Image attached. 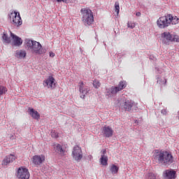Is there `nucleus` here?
I'll return each mask as SVG.
<instances>
[{"instance_id":"c756f323","label":"nucleus","mask_w":179,"mask_h":179,"mask_svg":"<svg viewBox=\"0 0 179 179\" xmlns=\"http://www.w3.org/2000/svg\"><path fill=\"white\" fill-rule=\"evenodd\" d=\"M136 24H135V22H129L127 23V27L129 28V29H134Z\"/></svg>"},{"instance_id":"ddd939ff","label":"nucleus","mask_w":179,"mask_h":179,"mask_svg":"<svg viewBox=\"0 0 179 179\" xmlns=\"http://www.w3.org/2000/svg\"><path fill=\"white\" fill-rule=\"evenodd\" d=\"M43 86L48 89H55V78L50 76L48 79L43 81Z\"/></svg>"},{"instance_id":"9b49d317","label":"nucleus","mask_w":179,"mask_h":179,"mask_svg":"<svg viewBox=\"0 0 179 179\" xmlns=\"http://www.w3.org/2000/svg\"><path fill=\"white\" fill-rule=\"evenodd\" d=\"M162 176L164 179H175L177 178V172L174 169L165 170Z\"/></svg>"},{"instance_id":"6e6552de","label":"nucleus","mask_w":179,"mask_h":179,"mask_svg":"<svg viewBox=\"0 0 179 179\" xmlns=\"http://www.w3.org/2000/svg\"><path fill=\"white\" fill-rule=\"evenodd\" d=\"M171 19L170 16H169V14L162 17H160L157 21V26L159 29H166V27H169L170 24H171Z\"/></svg>"},{"instance_id":"393cba45","label":"nucleus","mask_w":179,"mask_h":179,"mask_svg":"<svg viewBox=\"0 0 179 179\" xmlns=\"http://www.w3.org/2000/svg\"><path fill=\"white\" fill-rule=\"evenodd\" d=\"M110 172L112 173V174H117L118 173V170H120V168H118V166H117V165L113 164L110 166Z\"/></svg>"},{"instance_id":"e433bc0d","label":"nucleus","mask_w":179,"mask_h":179,"mask_svg":"<svg viewBox=\"0 0 179 179\" xmlns=\"http://www.w3.org/2000/svg\"><path fill=\"white\" fill-rule=\"evenodd\" d=\"M139 122L138 120H135V124H138Z\"/></svg>"},{"instance_id":"1a4fd4ad","label":"nucleus","mask_w":179,"mask_h":179,"mask_svg":"<svg viewBox=\"0 0 179 179\" xmlns=\"http://www.w3.org/2000/svg\"><path fill=\"white\" fill-rule=\"evenodd\" d=\"M72 156L76 162H80L83 158V152H82V148L78 145L74 146L72 151Z\"/></svg>"},{"instance_id":"2eb2a0df","label":"nucleus","mask_w":179,"mask_h":179,"mask_svg":"<svg viewBox=\"0 0 179 179\" xmlns=\"http://www.w3.org/2000/svg\"><path fill=\"white\" fill-rule=\"evenodd\" d=\"M102 134L105 138H111L114 134V130L110 126H104L103 127Z\"/></svg>"},{"instance_id":"a211bd4d","label":"nucleus","mask_w":179,"mask_h":179,"mask_svg":"<svg viewBox=\"0 0 179 179\" xmlns=\"http://www.w3.org/2000/svg\"><path fill=\"white\" fill-rule=\"evenodd\" d=\"M16 160V157L12 154L6 156L2 161V166H8L10 163H13Z\"/></svg>"},{"instance_id":"6ab92c4d","label":"nucleus","mask_w":179,"mask_h":179,"mask_svg":"<svg viewBox=\"0 0 179 179\" xmlns=\"http://www.w3.org/2000/svg\"><path fill=\"white\" fill-rule=\"evenodd\" d=\"M106 153H107V151L106 150H103L100 159L101 164H102V166H107L108 164V157L106 156Z\"/></svg>"},{"instance_id":"bb28decb","label":"nucleus","mask_w":179,"mask_h":179,"mask_svg":"<svg viewBox=\"0 0 179 179\" xmlns=\"http://www.w3.org/2000/svg\"><path fill=\"white\" fill-rule=\"evenodd\" d=\"M115 11L118 16V15H120V3L118 1L115 3Z\"/></svg>"},{"instance_id":"7ed1b4c3","label":"nucleus","mask_w":179,"mask_h":179,"mask_svg":"<svg viewBox=\"0 0 179 179\" xmlns=\"http://www.w3.org/2000/svg\"><path fill=\"white\" fill-rule=\"evenodd\" d=\"M82 15L81 20L85 26H90L94 22V17H93V12L89 8H82L80 10Z\"/></svg>"},{"instance_id":"f3484780","label":"nucleus","mask_w":179,"mask_h":179,"mask_svg":"<svg viewBox=\"0 0 179 179\" xmlns=\"http://www.w3.org/2000/svg\"><path fill=\"white\" fill-rule=\"evenodd\" d=\"M79 89H80V93L81 94L80 98L85 99V97H86V94L89 93V90H90L89 87L85 85V84H83V82H80Z\"/></svg>"},{"instance_id":"0eeeda50","label":"nucleus","mask_w":179,"mask_h":179,"mask_svg":"<svg viewBox=\"0 0 179 179\" xmlns=\"http://www.w3.org/2000/svg\"><path fill=\"white\" fill-rule=\"evenodd\" d=\"M121 108L129 113H136L138 110V103L134 101L126 100L121 104Z\"/></svg>"},{"instance_id":"aec40b11","label":"nucleus","mask_w":179,"mask_h":179,"mask_svg":"<svg viewBox=\"0 0 179 179\" xmlns=\"http://www.w3.org/2000/svg\"><path fill=\"white\" fill-rule=\"evenodd\" d=\"M29 114L34 118V120H40V113L37 110H35L34 108H29L28 109Z\"/></svg>"},{"instance_id":"9d476101","label":"nucleus","mask_w":179,"mask_h":179,"mask_svg":"<svg viewBox=\"0 0 179 179\" xmlns=\"http://www.w3.org/2000/svg\"><path fill=\"white\" fill-rule=\"evenodd\" d=\"M17 177L20 179H29L30 173H29V169L26 168H19L17 170Z\"/></svg>"},{"instance_id":"cd10ccee","label":"nucleus","mask_w":179,"mask_h":179,"mask_svg":"<svg viewBox=\"0 0 179 179\" xmlns=\"http://www.w3.org/2000/svg\"><path fill=\"white\" fill-rule=\"evenodd\" d=\"M101 83L100 81H99V80H94L93 81V86L95 89H99V87H100L101 86Z\"/></svg>"},{"instance_id":"4468645a","label":"nucleus","mask_w":179,"mask_h":179,"mask_svg":"<svg viewBox=\"0 0 179 179\" xmlns=\"http://www.w3.org/2000/svg\"><path fill=\"white\" fill-rule=\"evenodd\" d=\"M155 79L157 80V85H159V87L162 90L163 87H165V86H167V79L160 74H157L155 77Z\"/></svg>"},{"instance_id":"f8f14e48","label":"nucleus","mask_w":179,"mask_h":179,"mask_svg":"<svg viewBox=\"0 0 179 179\" xmlns=\"http://www.w3.org/2000/svg\"><path fill=\"white\" fill-rule=\"evenodd\" d=\"M10 37L13 39L11 45L14 47H20L23 44V40L22 38L15 35V34L10 32Z\"/></svg>"},{"instance_id":"dca6fc26","label":"nucleus","mask_w":179,"mask_h":179,"mask_svg":"<svg viewBox=\"0 0 179 179\" xmlns=\"http://www.w3.org/2000/svg\"><path fill=\"white\" fill-rule=\"evenodd\" d=\"M45 161V156L43 155H35L33 157L32 162L35 166H40V164H42L43 162Z\"/></svg>"},{"instance_id":"f03ea898","label":"nucleus","mask_w":179,"mask_h":179,"mask_svg":"<svg viewBox=\"0 0 179 179\" xmlns=\"http://www.w3.org/2000/svg\"><path fill=\"white\" fill-rule=\"evenodd\" d=\"M25 45L27 47L28 50L32 52V54H36V55H43V54H45V52H47L45 47H43L40 42H37L36 41L26 39Z\"/></svg>"},{"instance_id":"f704fd0d","label":"nucleus","mask_w":179,"mask_h":179,"mask_svg":"<svg viewBox=\"0 0 179 179\" xmlns=\"http://www.w3.org/2000/svg\"><path fill=\"white\" fill-rule=\"evenodd\" d=\"M62 2H64L65 3H69V0H62Z\"/></svg>"},{"instance_id":"473e14b6","label":"nucleus","mask_w":179,"mask_h":179,"mask_svg":"<svg viewBox=\"0 0 179 179\" xmlns=\"http://www.w3.org/2000/svg\"><path fill=\"white\" fill-rule=\"evenodd\" d=\"M49 55L50 58H54V57H55V53H54L53 52H50Z\"/></svg>"},{"instance_id":"f257e3e1","label":"nucleus","mask_w":179,"mask_h":179,"mask_svg":"<svg viewBox=\"0 0 179 179\" xmlns=\"http://www.w3.org/2000/svg\"><path fill=\"white\" fill-rule=\"evenodd\" d=\"M152 159L155 163L161 164V166H165L166 167H169V166L173 164L174 162V157L171 153L160 150H155Z\"/></svg>"},{"instance_id":"4c0bfd02","label":"nucleus","mask_w":179,"mask_h":179,"mask_svg":"<svg viewBox=\"0 0 179 179\" xmlns=\"http://www.w3.org/2000/svg\"><path fill=\"white\" fill-rule=\"evenodd\" d=\"M57 2H62V0H57Z\"/></svg>"},{"instance_id":"2f4dec72","label":"nucleus","mask_w":179,"mask_h":179,"mask_svg":"<svg viewBox=\"0 0 179 179\" xmlns=\"http://www.w3.org/2000/svg\"><path fill=\"white\" fill-rule=\"evenodd\" d=\"M161 113L163 115H167V110L166 109H162Z\"/></svg>"},{"instance_id":"4be33fe9","label":"nucleus","mask_w":179,"mask_h":179,"mask_svg":"<svg viewBox=\"0 0 179 179\" xmlns=\"http://www.w3.org/2000/svg\"><path fill=\"white\" fill-rule=\"evenodd\" d=\"M55 149H56V152L59 155L64 156V153H65V150H64V148H62V145H61L60 144H57L56 146H55Z\"/></svg>"},{"instance_id":"c9c22d12","label":"nucleus","mask_w":179,"mask_h":179,"mask_svg":"<svg viewBox=\"0 0 179 179\" xmlns=\"http://www.w3.org/2000/svg\"><path fill=\"white\" fill-rule=\"evenodd\" d=\"M141 15V12H137V13H136V16H137V17H140Z\"/></svg>"},{"instance_id":"423d86ee","label":"nucleus","mask_w":179,"mask_h":179,"mask_svg":"<svg viewBox=\"0 0 179 179\" xmlns=\"http://www.w3.org/2000/svg\"><path fill=\"white\" fill-rule=\"evenodd\" d=\"M8 17L11 24L16 27H19L23 24V21L22 20V17H20V13L19 12L12 11L8 15Z\"/></svg>"},{"instance_id":"a878e982","label":"nucleus","mask_w":179,"mask_h":179,"mask_svg":"<svg viewBox=\"0 0 179 179\" xmlns=\"http://www.w3.org/2000/svg\"><path fill=\"white\" fill-rule=\"evenodd\" d=\"M8 92V89L4 86H0V96H3V94H6Z\"/></svg>"},{"instance_id":"39448f33","label":"nucleus","mask_w":179,"mask_h":179,"mask_svg":"<svg viewBox=\"0 0 179 179\" xmlns=\"http://www.w3.org/2000/svg\"><path fill=\"white\" fill-rule=\"evenodd\" d=\"M163 44L170 45V43H179L178 35H173L169 31H165L161 34Z\"/></svg>"},{"instance_id":"412c9836","label":"nucleus","mask_w":179,"mask_h":179,"mask_svg":"<svg viewBox=\"0 0 179 179\" xmlns=\"http://www.w3.org/2000/svg\"><path fill=\"white\" fill-rule=\"evenodd\" d=\"M27 55V53L23 50H18L15 51V57L16 58H19L20 59H22V58H24Z\"/></svg>"},{"instance_id":"7c9ffc66","label":"nucleus","mask_w":179,"mask_h":179,"mask_svg":"<svg viewBox=\"0 0 179 179\" xmlns=\"http://www.w3.org/2000/svg\"><path fill=\"white\" fill-rule=\"evenodd\" d=\"M51 136H52V138H58V134H57V132L55 131V130H52V131H51Z\"/></svg>"},{"instance_id":"20e7f679","label":"nucleus","mask_w":179,"mask_h":179,"mask_svg":"<svg viewBox=\"0 0 179 179\" xmlns=\"http://www.w3.org/2000/svg\"><path fill=\"white\" fill-rule=\"evenodd\" d=\"M125 87H127V82L120 81L117 86H112L110 88H106V96H108V97H114L118 92H121V90H123Z\"/></svg>"},{"instance_id":"5701e85b","label":"nucleus","mask_w":179,"mask_h":179,"mask_svg":"<svg viewBox=\"0 0 179 179\" xmlns=\"http://www.w3.org/2000/svg\"><path fill=\"white\" fill-rule=\"evenodd\" d=\"M168 16H169L170 17V20H171V24H178V17H177V16L173 17V15H171V14H168Z\"/></svg>"},{"instance_id":"b1692460","label":"nucleus","mask_w":179,"mask_h":179,"mask_svg":"<svg viewBox=\"0 0 179 179\" xmlns=\"http://www.w3.org/2000/svg\"><path fill=\"white\" fill-rule=\"evenodd\" d=\"M2 39L6 44H10L12 40H10V37L8 36V34L3 33L2 36Z\"/></svg>"},{"instance_id":"c85d7f7f","label":"nucleus","mask_w":179,"mask_h":179,"mask_svg":"<svg viewBox=\"0 0 179 179\" xmlns=\"http://www.w3.org/2000/svg\"><path fill=\"white\" fill-rule=\"evenodd\" d=\"M146 178L148 179H156V175L153 173H150L146 175Z\"/></svg>"},{"instance_id":"72a5a7b5","label":"nucleus","mask_w":179,"mask_h":179,"mask_svg":"<svg viewBox=\"0 0 179 179\" xmlns=\"http://www.w3.org/2000/svg\"><path fill=\"white\" fill-rule=\"evenodd\" d=\"M155 71L157 73H160V69H159L158 67H155Z\"/></svg>"}]
</instances>
